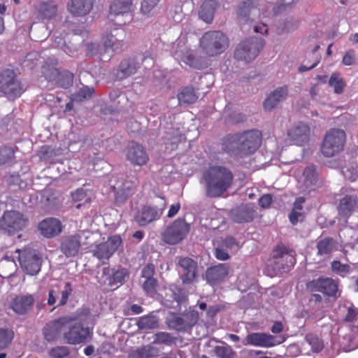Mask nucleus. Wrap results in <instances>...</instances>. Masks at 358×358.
<instances>
[{"instance_id":"423d86ee","label":"nucleus","mask_w":358,"mask_h":358,"mask_svg":"<svg viewBox=\"0 0 358 358\" xmlns=\"http://www.w3.org/2000/svg\"><path fill=\"white\" fill-rule=\"evenodd\" d=\"M345 141L346 134L343 130L331 129L324 135L321 152L326 157H334L343 150Z\"/></svg>"},{"instance_id":"473e14b6","label":"nucleus","mask_w":358,"mask_h":358,"mask_svg":"<svg viewBox=\"0 0 358 358\" xmlns=\"http://www.w3.org/2000/svg\"><path fill=\"white\" fill-rule=\"evenodd\" d=\"M71 202L75 203L76 208L80 209L83 206H89L92 200V191L84 187H79L71 194Z\"/></svg>"},{"instance_id":"cd10ccee","label":"nucleus","mask_w":358,"mask_h":358,"mask_svg":"<svg viewBox=\"0 0 358 358\" xmlns=\"http://www.w3.org/2000/svg\"><path fill=\"white\" fill-rule=\"evenodd\" d=\"M223 1L224 0H204L199 11L200 18L207 23H211L216 10L221 5L224 6Z\"/></svg>"},{"instance_id":"9b49d317","label":"nucleus","mask_w":358,"mask_h":358,"mask_svg":"<svg viewBox=\"0 0 358 358\" xmlns=\"http://www.w3.org/2000/svg\"><path fill=\"white\" fill-rule=\"evenodd\" d=\"M67 327V331L63 333L64 341L67 344L74 345L84 344L92 337V330L88 327H85L80 322H77L76 320Z\"/></svg>"},{"instance_id":"7ed1b4c3","label":"nucleus","mask_w":358,"mask_h":358,"mask_svg":"<svg viewBox=\"0 0 358 358\" xmlns=\"http://www.w3.org/2000/svg\"><path fill=\"white\" fill-rule=\"evenodd\" d=\"M296 263L295 252L283 245H278L268 259L265 271L271 277L287 273Z\"/></svg>"},{"instance_id":"c756f323","label":"nucleus","mask_w":358,"mask_h":358,"mask_svg":"<svg viewBox=\"0 0 358 358\" xmlns=\"http://www.w3.org/2000/svg\"><path fill=\"white\" fill-rule=\"evenodd\" d=\"M288 94L287 86L278 87L273 91L264 101L265 110H271L275 108L278 104L284 101Z\"/></svg>"},{"instance_id":"6e6552de","label":"nucleus","mask_w":358,"mask_h":358,"mask_svg":"<svg viewBox=\"0 0 358 358\" xmlns=\"http://www.w3.org/2000/svg\"><path fill=\"white\" fill-rule=\"evenodd\" d=\"M190 231V224L185 218H178L171 222L161 234L162 240L168 245L180 243Z\"/></svg>"},{"instance_id":"4468645a","label":"nucleus","mask_w":358,"mask_h":358,"mask_svg":"<svg viewBox=\"0 0 358 358\" xmlns=\"http://www.w3.org/2000/svg\"><path fill=\"white\" fill-rule=\"evenodd\" d=\"M177 265L184 271L180 277L182 284H192L198 277L197 262L189 257H180L178 258Z\"/></svg>"},{"instance_id":"603ef678","label":"nucleus","mask_w":358,"mask_h":358,"mask_svg":"<svg viewBox=\"0 0 358 358\" xmlns=\"http://www.w3.org/2000/svg\"><path fill=\"white\" fill-rule=\"evenodd\" d=\"M158 281L155 278H146L143 282V290L150 296H154L157 293Z\"/></svg>"},{"instance_id":"c03bdc74","label":"nucleus","mask_w":358,"mask_h":358,"mask_svg":"<svg viewBox=\"0 0 358 358\" xmlns=\"http://www.w3.org/2000/svg\"><path fill=\"white\" fill-rule=\"evenodd\" d=\"M16 270V264L14 261L8 258L0 261V277L8 278L12 276Z\"/></svg>"},{"instance_id":"13d9d810","label":"nucleus","mask_w":358,"mask_h":358,"mask_svg":"<svg viewBox=\"0 0 358 358\" xmlns=\"http://www.w3.org/2000/svg\"><path fill=\"white\" fill-rule=\"evenodd\" d=\"M299 0H282L281 3H277L273 8V13L275 15H279L282 12H284L287 9L291 8Z\"/></svg>"},{"instance_id":"dca6fc26","label":"nucleus","mask_w":358,"mask_h":358,"mask_svg":"<svg viewBox=\"0 0 358 358\" xmlns=\"http://www.w3.org/2000/svg\"><path fill=\"white\" fill-rule=\"evenodd\" d=\"M287 135L294 145L303 146L310 141V128L307 124L299 122L287 130Z\"/></svg>"},{"instance_id":"7c9ffc66","label":"nucleus","mask_w":358,"mask_h":358,"mask_svg":"<svg viewBox=\"0 0 358 358\" xmlns=\"http://www.w3.org/2000/svg\"><path fill=\"white\" fill-rule=\"evenodd\" d=\"M34 298L31 294L16 296L12 302V309L17 314L27 313L34 306Z\"/></svg>"},{"instance_id":"a18cd8bd","label":"nucleus","mask_w":358,"mask_h":358,"mask_svg":"<svg viewBox=\"0 0 358 358\" xmlns=\"http://www.w3.org/2000/svg\"><path fill=\"white\" fill-rule=\"evenodd\" d=\"M57 71V83L62 88L66 89L73 85V74L66 70Z\"/></svg>"},{"instance_id":"72a5a7b5","label":"nucleus","mask_w":358,"mask_h":358,"mask_svg":"<svg viewBox=\"0 0 358 358\" xmlns=\"http://www.w3.org/2000/svg\"><path fill=\"white\" fill-rule=\"evenodd\" d=\"M165 301H176L180 304L187 300V293L186 290L176 285H170L166 289Z\"/></svg>"},{"instance_id":"79ce46f5","label":"nucleus","mask_w":358,"mask_h":358,"mask_svg":"<svg viewBox=\"0 0 358 358\" xmlns=\"http://www.w3.org/2000/svg\"><path fill=\"white\" fill-rule=\"evenodd\" d=\"M181 60L192 68L201 69L203 68L202 61L197 58L192 50H187L183 55H178Z\"/></svg>"},{"instance_id":"a211bd4d","label":"nucleus","mask_w":358,"mask_h":358,"mask_svg":"<svg viewBox=\"0 0 358 358\" xmlns=\"http://www.w3.org/2000/svg\"><path fill=\"white\" fill-rule=\"evenodd\" d=\"M125 155L127 160L134 166H144L149 160L145 148L137 143H131L127 146Z\"/></svg>"},{"instance_id":"49530a36","label":"nucleus","mask_w":358,"mask_h":358,"mask_svg":"<svg viewBox=\"0 0 358 358\" xmlns=\"http://www.w3.org/2000/svg\"><path fill=\"white\" fill-rule=\"evenodd\" d=\"M329 84L334 87V92L338 94H341L345 87V83L338 73H333L331 75Z\"/></svg>"},{"instance_id":"69168bd1","label":"nucleus","mask_w":358,"mask_h":358,"mask_svg":"<svg viewBox=\"0 0 358 358\" xmlns=\"http://www.w3.org/2000/svg\"><path fill=\"white\" fill-rule=\"evenodd\" d=\"M155 272V270L153 264L148 263L143 267L141 276L145 279L154 278Z\"/></svg>"},{"instance_id":"a19ab883","label":"nucleus","mask_w":358,"mask_h":358,"mask_svg":"<svg viewBox=\"0 0 358 358\" xmlns=\"http://www.w3.org/2000/svg\"><path fill=\"white\" fill-rule=\"evenodd\" d=\"M178 99L181 103L191 104L196 102L198 96L192 86H185L181 89L177 95Z\"/></svg>"},{"instance_id":"4c0bfd02","label":"nucleus","mask_w":358,"mask_h":358,"mask_svg":"<svg viewBox=\"0 0 358 358\" xmlns=\"http://www.w3.org/2000/svg\"><path fill=\"white\" fill-rule=\"evenodd\" d=\"M303 176L306 189L308 191L314 190L318 181V176L315 166L313 165L307 166L303 171Z\"/></svg>"},{"instance_id":"f03ea898","label":"nucleus","mask_w":358,"mask_h":358,"mask_svg":"<svg viewBox=\"0 0 358 358\" xmlns=\"http://www.w3.org/2000/svg\"><path fill=\"white\" fill-rule=\"evenodd\" d=\"M203 179L206 196L215 198L221 196L231 186L234 175L226 166L215 165L203 173Z\"/></svg>"},{"instance_id":"8fccbe9b","label":"nucleus","mask_w":358,"mask_h":358,"mask_svg":"<svg viewBox=\"0 0 358 358\" xmlns=\"http://www.w3.org/2000/svg\"><path fill=\"white\" fill-rule=\"evenodd\" d=\"M94 93L93 87L83 86L76 93L72 94V99L76 102H82L86 99L90 98Z\"/></svg>"},{"instance_id":"09e8293b","label":"nucleus","mask_w":358,"mask_h":358,"mask_svg":"<svg viewBox=\"0 0 358 358\" xmlns=\"http://www.w3.org/2000/svg\"><path fill=\"white\" fill-rule=\"evenodd\" d=\"M14 338V331L8 328L0 329V350L6 349Z\"/></svg>"},{"instance_id":"aec40b11","label":"nucleus","mask_w":358,"mask_h":358,"mask_svg":"<svg viewBox=\"0 0 358 358\" xmlns=\"http://www.w3.org/2000/svg\"><path fill=\"white\" fill-rule=\"evenodd\" d=\"M102 274L110 287L115 286L116 287L122 285L129 275L128 270L125 268L115 269L109 266L103 268Z\"/></svg>"},{"instance_id":"e433bc0d","label":"nucleus","mask_w":358,"mask_h":358,"mask_svg":"<svg viewBox=\"0 0 358 358\" xmlns=\"http://www.w3.org/2000/svg\"><path fill=\"white\" fill-rule=\"evenodd\" d=\"M256 8L255 0H241L238 6L236 14L240 20L249 22L251 11Z\"/></svg>"},{"instance_id":"052dcab7","label":"nucleus","mask_w":358,"mask_h":358,"mask_svg":"<svg viewBox=\"0 0 358 358\" xmlns=\"http://www.w3.org/2000/svg\"><path fill=\"white\" fill-rule=\"evenodd\" d=\"M173 341L174 338L169 333L162 331L155 334L153 343L171 344Z\"/></svg>"},{"instance_id":"5701e85b","label":"nucleus","mask_w":358,"mask_h":358,"mask_svg":"<svg viewBox=\"0 0 358 358\" xmlns=\"http://www.w3.org/2000/svg\"><path fill=\"white\" fill-rule=\"evenodd\" d=\"M36 13L37 17L45 23L55 20L58 14V5L52 0L41 1L36 8Z\"/></svg>"},{"instance_id":"864d4df0","label":"nucleus","mask_w":358,"mask_h":358,"mask_svg":"<svg viewBox=\"0 0 358 358\" xmlns=\"http://www.w3.org/2000/svg\"><path fill=\"white\" fill-rule=\"evenodd\" d=\"M331 271L336 274L344 277L350 272V266L347 264H342L340 261L334 260L331 264Z\"/></svg>"},{"instance_id":"1a4fd4ad","label":"nucleus","mask_w":358,"mask_h":358,"mask_svg":"<svg viewBox=\"0 0 358 358\" xmlns=\"http://www.w3.org/2000/svg\"><path fill=\"white\" fill-rule=\"evenodd\" d=\"M339 280L331 278L320 276L306 283L307 289L311 292H320L324 296L338 299L341 296L338 289Z\"/></svg>"},{"instance_id":"3c124183","label":"nucleus","mask_w":358,"mask_h":358,"mask_svg":"<svg viewBox=\"0 0 358 358\" xmlns=\"http://www.w3.org/2000/svg\"><path fill=\"white\" fill-rule=\"evenodd\" d=\"M169 327L179 331H186L187 324L184 319L178 315H174L168 322Z\"/></svg>"},{"instance_id":"c9c22d12","label":"nucleus","mask_w":358,"mask_h":358,"mask_svg":"<svg viewBox=\"0 0 358 358\" xmlns=\"http://www.w3.org/2000/svg\"><path fill=\"white\" fill-rule=\"evenodd\" d=\"M132 0H113L109 7L110 15H123L130 11Z\"/></svg>"},{"instance_id":"a878e982","label":"nucleus","mask_w":358,"mask_h":358,"mask_svg":"<svg viewBox=\"0 0 358 358\" xmlns=\"http://www.w3.org/2000/svg\"><path fill=\"white\" fill-rule=\"evenodd\" d=\"M255 210L250 204L241 205L231 211L232 220L237 223L252 222L255 217Z\"/></svg>"},{"instance_id":"e2e57ef3","label":"nucleus","mask_w":358,"mask_h":358,"mask_svg":"<svg viewBox=\"0 0 358 358\" xmlns=\"http://www.w3.org/2000/svg\"><path fill=\"white\" fill-rule=\"evenodd\" d=\"M222 247L229 250L230 251H236L239 248V245L236 238L231 236H228L222 241Z\"/></svg>"},{"instance_id":"393cba45","label":"nucleus","mask_w":358,"mask_h":358,"mask_svg":"<svg viewBox=\"0 0 358 358\" xmlns=\"http://www.w3.org/2000/svg\"><path fill=\"white\" fill-rule=\"evenodd\" d=\"M243 345L264 348L272 347L275 345V337L265 333H250L244 339Z\"/></svg>"},{"instance_id":"b1692460","label":"nucleus","mask_w":358,"mask_h":358,"mask_svg":"<svg viewBox=\"0 0 358 358\" xmlns=\"http://www.w3.org/2000/svg\"><path fill=\"white\" fill-rule=\"evenodd\" d=\"M80 248L81 236L79 234L66 236L60 244V250L67 258L78 255Z\"/></svg>"},{"instance_id":"58836bf2","label":"nucleus","mask_w":358,"mask_h":358,"mask_svg":"<svg viewBox=\"0 0 358 358\" xmlns=\"http://www.w3.org/2000/svg\"><path fill=\"white\" fill-rule=\"evenodd\" d=\"M306 199L303 196L297 197L294 203L291 213L289 215V221L295 225L298 222L302 221L304 215L302 212L303 205Z\"/></svg>"},{"instance_id":"6ab92c4d","label":"nucleus","mask_w":358,"mask_h":358,"mask_svg":"<svg viewBox=\"0 0 358 358\" xmlns=\"http://www.w3.org/2000/svg\"><path fill=\"white\" fill-rule=\"evenodd\" d=\"M140 68V63L136 59L129 57L122 59L117 69L113 70L115 80H122L135 74Z\"/></svg>"},{"instance_id":"20e7f679","label":"nucleus","mask_w":358,"mask_h":358,"mask_svg":"<svg viewBox=\"0 0 358 358\" xmlns=\"http://www.w3.org/2000/svg\"><path fill=\"white\" fill-rule=\"evenodd\" d=\"M199 44L207 56L216 57L228 48L229 40L221 31H209L203 34Z\"/></svg>"},{"instance_id":"4d7b16f0","label":"nucleus","mask_w":358,"mask_h":358,"mask_svg":"<svg viewBox=\"0 0 358 358\" xmlns=\"http://www.w3.org/2000/svg\"><path fill=\"white\" fill-rule=\"evenodd\" d=\"M214 352L219 358H232L235 355V352L228 345L216 346L214 348Z\"/></svg>"},{"instance_id":"774afa93","label":"nucleus","mask_w":358,"mask_h":358,"mask_svg":"<svg viewBox=\"0 0 358 358\" xmlns=\"http://www.w3.org/2000/svg\"><path fill=\"white\" fill-rule=\"evenodd\" d=\"M344 320L349 322L355 321L357 324V327L358 328V310L353 308H349Z\"/></svg>"},{"instance_id":"f704fd0d","label":"nucleus","mask_w":358,"mask_h":358,"mask_svg":"<svg viewBox=\"0 0 358 358\" xmlns=\"http://www.w3.org/2000/svg\"><path fill=\"white\" fill-rule=\"evenodd\" d=\"M357 198L355 196L346 195L340 200L338 204V213L340 215L348 217L355 210L357 207Z\"/></svg>"},{"instance_id":"4be33fe9","label":"nucleus","mask_w":358,"mask_h":358,"mask_svg":"<svg viewBox=\"0 0 358 358\" xmlns=\"http://www.w3.org/2000/svg\"><path fill=\"white\" fill-rule=\"evenodd\" d=\"M125 32L122 28H115L110 33H107L103 38L105 50L107 52H116L123 46Z\"/></svg>"},{"instance_id":"f8f14e48","label":"nucleus","mask_w":358,"mask_h":358,"mask_svg":"<svg viewBox=\"0 0 358 358\" xmlns=\"http://www.w3.org/2000/svg\"><path fill=\"white\" fill-rule=\"evenodd\" d=\"M75 320L76 317L65 315L45 324L42 330L45 340L48 342L57 340L60 337L62 331Z\"/></svg>"},{"instance_id":"338daca9","label":"nucleus","mask_w":358,"mask_h":358,"mask_svg":"<svg viewBox=\"0 0 358 358\" xmlns=\"http://www.w3.org/2000/svg\"><path fill=\"white\" fill-rule=\"evenodd\" d=\"M61 289V285H56L54 286L52 289L49 291L48 298V304L49 306H53L57 301V295Z\"/></svg>"},{"instance_id":"5fc2aeb1","label":"nucleus","mask_w":358,"mask_h":358,"mask_svg":"<svg viewBox=\"0 0 358 358\" xmlns=\"http://www.w3.org/2000/svg\"><path fill=\"white\" fill-rule=\"evenodd\" d=\"M61 298L59 299L57 306H63L68 302L69 297L72 294L73 288L70 282H66L64 286L61 287Z\"/></svg>"},{"instance_id":"39448f33","label":"nucleus","mask_w":358,"mask_h":358,"mask_svg":"<svg viewBox=\"0 0 358 358\" xmlns=\"http://www.w3.org/2000/svg\"><path fill=\"white\" fill-rule=\"evenodd\" d=\"M28 219L17 210H6L0 217V231L12 236L22 231L27 225Z\"/></svg>"},{"instance_id":"bf43d9fd","label":"nucleus","mask_w":358,"mask_h":358,"mask_svg":"<svg viewBox=\"0 0 358 358\" xmlns=\"http://www.w3.org/2000/svg\"><path fill=\"white\" fill-rule=\"evenodd\" d=\"M69 354V349L66 346H56L50 351V356L53 358H64Z\"/></svg>"},{"instance_id":"2f4dec72","label":"nucleus","mask_w":358,"mask_h":358,"mask_svg":"<svg viewBox=\"0 0 358 358\" xmlns=\"http://www.w3.org/2000/svg\"><path fill=\"white\" fill-rule=\"evenodd\" d=\"M95 0H71L68 10L75 16H84L92 9Z\"/></svg>"},{"instance_id":"680f3d73","label":"nucleus","mask_w":358,"mask_h":358,"mask_svg":"<svg viewBox=\"0 0 358 358\" xmlns=\"http://www.w3.org/2000/svg\"><path fill=\"white\" fill-rule=\"evenodd\" d=\"M342 173L343 176L350 180V181H355L357 178L358 177V166L356 165L355 166H352L351 168H349L348 166H345L342 169Z\"/></svg>"},{"instance_id":"412c9836","label":"nucleus","mask_w":358,"mask_h":358,"mask_svg":"<svg viewBox=\"0 0 358 358\" xmlns=\"http://www.w3.org/2000/svg\"><path fill=\"white\" fill-rule=\"evenodd\" d=\"M229 270V266L226 264H218L210 266L205 272L206 280L211 286L218 285L227 277Z\"/></svg>"},{"instance_id":"9d476101","label":"nucleus","mask_w":358,"mask_h":358,"mask_svg":"<svg viewBox=\"0 0 358 358\" xmlns=\"http://www.w3.org/2000/svg\"><path fill=\"white\" fill-rule=\"evenodd\" d=\"M264 46L263 39L251 37L243 41L237 46L234 52V58L238 61L250 62L256 58Z\"/></svg>"},{"instance_id":"c85d7f7f","label":"nucleus","mask_w":358,"mask_h":358,"mask_svg":"<svg viewBox=\"0 0 358 358\" xmlns=\"http://www.w3.org/2000/svg\"><path fill=\"white\" fill-rule=\"evenodd\" d=\"M136 185L131 180L118 181L115 185V201L122 203L134 194Z\"/></svg>"},{"instance_id":"de8ad7c7","label":"nucleus","mask_w":358,"mask_h":358,"mask_svg":"<svg viewBox=\"0 0 358 358\" xmlns=\"http://www.w3.org/2000/svg\"><path fill=\"white\" fill-rule=\"evenodd\" d=\"M52 46L55 48L62 49L64 52L70 56H73L74 53L77 51L76 48H71L66 44L65 39L62 36L61 34L59 36H56L55 37V39L52 43Z\"/></svg>"},{"instance_id":"f257e3e1","label":"nucleus","mask_w":358,"mask_h":358,"mask_svg":"<svg viewBox=\"0 0 358 358\" xmlns=\"http://www.w3.org/2000/svg\"><path fill=\"white\" fill-rule=\"evenodd\" d=\"M262 139V134L258 129L230 134L222 139L221 149L231 157L239 160L254 154L260 147Z\"/></svg>"},{"instance_id":"bb28decb","label":"nucleus","mask_w":358,"mask_h":358,"mask_svg":"<svg viewBox=\"0 0 358 358\" xmlns=\"http://www.w3.org/2000/svg\"><path fill=\"white\" fill-rule=\"evenodd\" d=\"M62 225L56 218L50 217L39 222L38 229L41 234L47 238L54 237L61 233Z\"/></svg>"},{"instance_id":"2eb2a0df","label":"nucleus","mask_w":358,"mask_h":358,"mask_svg":"<svg viewBox=\"0 0 358 358\" xmlns=\"http://www.w3.org/2000/svg\"><path fill=\"white\" fill-rule=\"evenodd\" d=\"M121 243L122 239L119 236H111L106 242L96 246L93 250V256L101 261L108 260Z\"/></svg>"},{"instance_id":"6e6d98bb","label":"nucleus","mask_w":358,"mask_h":358,"mask_svg":"<svg viewBox=\"0 0 358 358\" xmlns=\"http://www.w3.org/2000/svg\"><path fill=\"white\" fill-rule=\"evenodd\" d=\"M306 340L311 345L313 350L315 352H320L324 348L322 340L313 334H307Z\"/></svg>"},{"instance_id":"ea45409f","label":"nucleus","mask_w":358,"mask_h":358,"mask_svg":"<svg viewBox=\"0 0 358 358\" xmlns=\"http://www.w3.org/2000/svg\"><path fill=\"white\" fill-rule=\"evenodd\" d=\"M336 241L331 237L319 240L317 243V255L320 256L331 254L336 248Z\"/></svg>"},{"instance_id":"0eeeda50","label":"nucleus","mask_w":358,"mask_h":358,"mask_svg":"<svg viewBox=\"0 0 358 358\" xmlns=\"http://www.w3.org/2000/svg\"><path fill=\"white\" fill-rule=\"evenodd\" d=\"M20 80L16 73L10 69L0 72V92L8 99H15L24 92Z\"/></svg>"},{"instance_id":"f3484780","label":"nucleus","mask_w":358,"mask_h":358,"mask_svg":"<svg viewBox=\"0 0 358 358\" xmlns=\"http://www.w3.org/2000/svg\"><path fill=\"white\" fill-rule=\"evenodd\" d=\"M22 268L29 275H36L41 271L42 258L31 251L24 252L19 256Z\"/></svg>"},{"instance_id":"37998d69","label":"nucleus","mask_w":358,"mask_h":358,"mask_svg":"<svg viewBox=\"0 0 358 358\" xmlns=\"http://www.w3.org/2000/svg\"><path fill=\"white\" fill-rule=\"evenodd\" d=\"M15 159V151L10 146L0 148V166L13 164Z\"/></svg>"},{"instance_id":"0e129e2a","label":"nucleus","mask_w":358,"mask_h":358,"mask_svg":"<svg viewBox=\"0 0 358 358\" xmlns=\"http://www.w3.org/2000/svg\"><path fill=\"white\" fill-rule=\"evenodd\" d=\"M158 3L159 0H143L141 3V13L145 15L149 14Z\"/></svg>"},{"instance_id":"ddd939ff","label":"nucleus","mask_w":358,"mask_h":358,"mask_svg":"<svg viewBox=\"0 0 358 358\" xmlns=\"http://www.w3.org/2000/svg\"><path fill=\"white\" fill-rule=\"evenodd\" d=\"M161 199L158 206L145 205L137 212L134 220L139 226H146L161 217L166 206L165 199L163 197Z\"/></svg>"}]
</instances>
